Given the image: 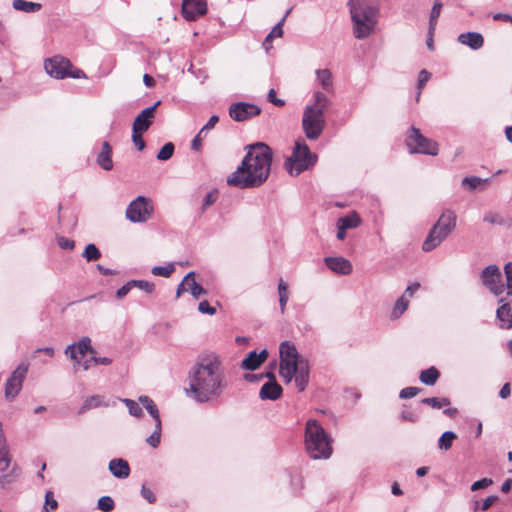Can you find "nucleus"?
Returning <instances> with one entry per match:
<instances>
[{
  "instance_id": "54",
  "label": "nucleus",
  "mask_w": 512,
  "mask_h": 512,
  "mask_svg": "<svg viewBox=\"0 0 512 512\" xmlns=\"http://www.w3.org/2000/svg\"><path fill=\"white\" fill-rule=\"evenodd\" d=\"M198 311L208 315H214L216 313V309L212 307L207 300H203L199 303Z\"/></svg>"
},
{
  "instance_id": "57",
  "label": "nucleus",
  "mask_w": 512,
  "mask_h": 512,
  "mask_svg": "<svg viewBox=\"0 0 512 512\" xmlns=\"http://www.w3.org/2000/svg\"><path fill=\"white\" fill-rule=\"evenodd\" d=\"M492 483L493 482H492V480L490 478H483L481 480L475 481L471 485V490L472 491H477V490H480V489H484V488H487L488 486H490Z\"/></svg>"
},
{
  "instance_id": "50",
  "label": "nucleus",
  "mask_w": 512,
  "mask_h": 512,
  "mask_svg": "<svg viewBox=\"0 0 512 512\" xmlns=\"http://www.w3.org/2000/svg\"><path fill=\"white\" fill-rule=\"evenodd\" d=\"M130 284H133V287H137L148 294L153 293L155 290V284L146 280H130Z\"/></svg>"
},
{
  "instance_id": "32",
  "label": "nucleus",
  "mask_w": 512,
  "mask_h": 512,
  "mask_svg": "<svg viewBox=\"0 0 512 512\" xmlns=\"http://www.w3.org/2000/svg\"><path fill=\"white\" fill-rule=\"evenodd\" d=\"M439 377H440L439 371L433 366L421 371V373L419 375L420 381L423 384L429 385V386L434 385L437 382Z\"/></svg>"
},
{
  "instance_id": "20",
  "label": "nucleus",
  "mask_w": 512,
  "mask_h": 512,
  "mask_svg": "<svg viewBox=\"0 0 512 512\" xmlns=\"http://www.w3.org/2000/svg\"><path fill=\"white\" fill-rule=\"evenodd\" d=\"M282 393V387L277 383L276 380H272L267 381L262 385L259 391V397L261 400L275 401L281 397Z\"/></svg>"
},
{
  "instance_id": "33",
  "label": "nucleus",
  "mask_w": 512,
  "mask_h": 512,
  "mask_svg": "<svg viewBox=\"0 0 512 512\" xmlns=\"http://www.w3.org/2000/svg\"><path fill=\"white\" fill-rule=\"evenodd\" d=\"M138 401L147 410V412L151 415V417L154 420L161 419L159 410H158L156 404L154 403V401L150 397L140 396L138 398Z\"/></svg>"
},
{
  "instance_id": "60",
  "label": "nucleus",
  "mask_w": 512,
  "mask_h": 512,
  "mask_svg": "<svg viewBox=\"0 0 512 512\" xmlns=\"http://www.w3.org/2000/svg\"><path fill=\"white\" fill-rule=\"evenodd\" d=\"M267 99L269 102L274 104L275 106L282 107L285 105V101L277 98L276 91L274 89H270L267 95Z\"/></svg>"
},
{
  "instance_id": "61",
  "label": "nucleus",
  "mask_w": 512,
  "mask_h": 512,
  "mask_svg": "<svg viewBox=\"0 0 512 512\" xmlns=\"http://www.w3.org/2000/svg\"><path fill=\"white\" fill-rule=\"evenodd\" d=\"M431 77V73L427 70L423 69L419 72L418 75V88L422 89L423 86L429 81Z\"/></svg>"
},
{
  "instance_id": "39",
  "label": "nucleus",
  "mask_w": 512,
  "mask_h": 512,
  "mask_svg": "<svg viewBox=\"0 0 512 512\" xmlns=\"http://www.w3.org/2000/svg\"><path fill=\"white\" fill-rule=\"evenodd\" d=\"M409 306V299L402 295L395 303L392 312L391 317L394 319L399 318L408 308Z\"/></svg>"
},
{
  "instance_id": "58",
  "label": "nucleus",
  "mask_w": 512,
  "mask_h": 512,
  "mask_svg": "<svg viewBox=\"0 0 512 512\" xmlns=\"http://www.w3.org/2000/svg\"><path fill=\"white\" fill-rule=\"evenodd\" d=\"M141 496L150 504H153L156 501V496L153 491L145 485H142Z\"/></svg>"
},
{
  "instance_id": "18",
  "label": "nucleus",
  "mask_w": 512,
  "mask_h": 512,
  "mask_svg": "<svg viewBox=\"0 0 512 512\" xmlns=\"http://www.w3.org/2000/svg\"><path fill=\"white\" fill-rule=\"evenodd\" d=\"M448 236L449 234L441 230V228L435 229V227L432 226L423 242L422 249L425 252H430L438 247Z\"/></svg>"
},
{
  "instance_id": "63",
  "label": "nucleus",
  "mask_w": 512,
  "mask_h": 512,
  "mask_svg": "<svg viewBox=\"0 0 512 512\" xmlns=\"http://www.w3.org/2000/svg\"><path fill=\"white\" fill-rule=\"evenodd\" d=\"M217 200V194L216 192H209L203 199V206L202 209L205 210L206 207L214 204Z\"/></svg>"
},
{
  "instance_id": "40",
  "label": "nucleus",
  "mask_w": 512,
  "mask_h": 512,
  "mask_svg": "<svg viewBox=\"0 0 512 512\" xmlns=\"http://www.w3.org/2000/svg\"><path fill=\"white\" fill-rule=\"evenodd\" d=\"M278 294H279V305H280V311L281 314H284L285 308L289 299V292H288V286L283 281L280 280L278 283Z\"/></svg>"
},
{
  "instance_id": "1",
  "label": "nucleus",
  "mask_w": 512,
  "mask_h": 512,
  "mask_svg": "<svg viewBox=\"0 0 512 512\" xmlns=\"http://www.w3.org/2000/svg\"><path fill=\"white\" fill-rule=\"evenodd\" d=\"M226 387L219 357L215 354L201 356L190 374L187 394L198 403L219 397Z\"/></svg>"
},
{
  "instance_id": "26",
  "label": "nucleus",
  "mask_w": 512,
  "mask_h": 512,
  "mask_svg": "<svg viewBox=\"0 0 512 512\" xmlns=\"http://www.w3.org/2000/svg\"><path fill=\"white\" fill-rule=\"evenodd\" d=\"M111 156L112 147L107 141H104L102 144V149L97 156V163L102 169L110 171L113 168V161Z\"/></svg>"
},
{
  "instance_id": "48",
  "label": "nucleus",
  "mask_w": 512,
  "mask_h": 512,
  "mask_svg": "<svg viewBox=\"0 0 512 512\" xmlns=\"http://www.w3.org/2000/svg\"><path fill=\"white\" fill-rule=\"evenodd\" d=\"M122 402L128 408L130 415H132L136 418H140L143 416L142 408L139 406V404L136 401L131 400V399H122Z\"/></svg>"
},
{
  "instance_id": "34",
  "label": "nucleus",
  "mask_w": 512,
  "mask_h": 512,
  "mask_svg": "<svg viewBox=\"0 0 512 512\" xmlns=\"http://www.w3.org/2000/svg\"><path fill=\"white\" fill-rule=\"evenodd\" d=\"M100 406H107V403L104 401V397L100 395H93L85 399L79 413H84L87 410Z\"/></svg>"
},
{
  "instance_id": "10",
  "label": "nucleus",
  "mask_w": 512,
  "mask_h": 512,
  "mask_svg": "<svg viewBox=\"0 0 512 512\" xmlns=\"http://www.w3.org/2000/svg\"><path fill=\"white\" fill-rule=\"evenodd\" d=\"M482 284L489 289L495 296H500L504 292L502 283V274L497 265H488L480 274Z\"/></svg>"
},
{
  "instance_id": "6",
  "label": "nucleus",
  "mask_w": 512,
  "mask_h": 512,
  "mask_svg": "<svg viewBox=\"0 0 512 512\" xmlns=\"http://www.w3.org/2000/svg\"><path fill=\"white\" fill-rule=\"evenodd\" d=\"M317 155L312 153L304 140L295 142L292 155L285 161V168L291 175H299L314 166Z\"/></svg>"
},
{
  "instance_id": "27",
  "label": "nucleus",
  "mask_w": 512,
  "mask_h": 512,
  "mask_svg": "<svg viewBox=\"0 0 512 512\" xmlns=\"http://www.w3.org/2000/svg\"><path fill=\"white\" fill-rule=\"evenodd\" d=\"M315 74L316 81L321 86V88L327 93H332L334 87L331 71L329 69H318L316 70Z\"/></svg>"
},
{
  "instance_id": "8",
  "label": "nucleus",
  "mask_w": 512,
  "mask_h": 512,
  "mask_svg": "<svg viewBox=\"0 0 512 512\" xmlns=\"http://www.w3.org/2000/svg\"><path fill=\"white\" fill-rule=\"evenodd\" d=\"M410 153H421L435 156L438 154V145L435 141L423 136L419 129L412 127L406 139Z\"/></svg>"
},
{
  "instance_id": "38",
  "label": "nucleus",
  "mask_w": 512,
  "mask_h": 512,
  "mask_svg": "<svg viewBox=\"0 0 512 512\" xmlns=\"http://www.w3.org/2000/svg\"><path fill=\"white\" fill-rule=\"evenodd\" d=\"M456 438H457V435L455 432L445 431L438 439V448L440 450L448 451L452 447L453 441Z\"/></svg>"
},
{
  "instance_id": "24",
  "label": "nucleus",
  "mask_w": 512,
  "mask_h": 512,
  "mask_svg": "<svg viewBox=\"0 0 512 512\" xmlns=\"http://www.w3.org/2000/svg\"><path fill=\"white\" fill-rule=\"evenodd\" d=\"M501 305L496 311V317L500 321V327L502 329L512 328V307L509 303H505L504 299L499 300Z\"/></svg>"
},
{
  "instance_id": "51",
  "label": "nucleus",
  "mask_w": 512,
  "mask_h": 512,
  "mask_svg": "<svg viewBox=\"0 0 512 512\" xmlns=\"http://www.w3.org/2000/svg\"><path fill=\"white\" fill-rule=\"evenodd\" d=\"M191 277H195L194 271L188 272L183 278V280L180 282L176 290V298H179L181 294L187 292L188 282L189 280H191Z\"/></svg>"
},
{
  "instance_id": "19",
  "label": "nucleus",
  "mask_w": 512,
  "mask_h": 512,
  "mask_svg": "<svg viewBox=\"0 0 512 512\" xmlns=\"http://www.w3.org/2000/svg\"><path fill=\"white\" fill-rule=\"evenodd\" d=\"M326 266L334 273L348 275L352 272V265L349 260L343 257H325Z\"/></svg>"
},
{
  "instance_id": "3",
  "label": "nucleus",
  "mask_w": 512,
  "mask_h": 512,
  "mask_svg": "<svg viewBox=\"0 0 512 512\" xmlns=\"http://www.w3.org/2000/svg\"><path fill=\"white\" fill-rule=\"evenodd\" d=\"M279 374L286 383L293 379L299 391H304L309 380L308 361L303 358L294 343L283 341L279 346Z\"/></svg>"
},
{
  "instance_id": "29",
  "label": "nucleus",
  "mask_w": 512,
  "mask_h": 512,
  "mask_svg": "<svg viewBox=\"0 0 512 512\" xmlns=\"http://www.w3.org/2000/svg\"><path fill=\"white\" fill-rule=\"evenodd\" d=\"M21 475V469L17 464H14L10 471L0 476V487L5 489L12 483L16 482Z\"/></svg>"
},
{
  "instance_id": "36",
  "label": "nucleus",
  "mask_w": 512,
  "mask_h": 512,
  "mask_svg": "<svg viewBox=\"0 0 512 512\" xmlns=\"http://www.w3.org/2000/svg\"><path fill=\"white\" fill-rule=\"evenodd\" d=\"M442 7H443V4L439 0H436L433 4V7L430 12L429 29H428V32L430 35L434 34V31H435V28L437 25V20L441 14Z\"/></svg>"
},
{
  "instance_id": "15",
  "label": "nucleus",
  "mask_w": 512,
  "mask_h": 512,
  "mask_svg": "<svg viewBox=\"0 0 512 512\" xmlns=\"http://www.w3.org/2000/svg\"><path fill=\"white\" fill-rule=\"evenodd\" d=\"M161 104V101H157L154 105L145 108L135 118L132 125V132H143L145 133L153 123L155 117L156 108Z\"/></svg>"
},
{
  "instance_id": "59",
  "label": "nucleus",
  "mask_w": 512,
  "mask_h": 512,
  "mask_svg": "<svg viewBox=\"0 0 512 512\" xmlns=\"http://www.w3.org/2000/svg\"><path fill=\"white\" fill-rule=\"evenodd\" d=\"M143 132H133L132 133V142L136 146L138 150H143L145 148V141L142 138Z\"/></svg>"
},
{
  "instance_id": "16",
  "label": "nucleus",
  "mask_w": 512,
  "mask_h": 512,
  "mask_svg": "<svg viewBox=\"0 0 512 512\" xmlns=\"http://www.w3.org/2000/svg\"><path fill=\"white\" fill-rule=\"evenodd\" d=\"M88 352L95 354V350L91 345V339L87 336L82 337L78 342L68 345L65 349L66 356L76 360L78 364L80 363L78 355L83 357Z\"/></svg>"
},
{
  "instance_id": "9",
  "label": "nucleus",
  "mask_w": 512,
  "mask_h": 512,
  "mask_svg": "<svg viewBox=\"0 0 512 512\" xmlns=\"http://www.w3.org/2000/svg\"><path fill=\"white\" fill-rule=\"evenodd\" d=\"M153 212V207L148 198L138 196L134 199L126 209V217L133 223L146 222Z\"/></svg>"
},
{
  "instance_id": "52",
  "label": "nucleus",
  "mask_w": 512,
  "mask_h": 512,
  "mask_svg": "<svg viewBox=\"0 0 512 512\" xmlns=\"http://www.w3.org/2000/svg\"><path fill=\"white\" fill-rule=\"evenodd\" d=\"M484 222L501 225L504 223L502 216L498 213L489 212L484 215Z\"/></svg>"
},
{
  "instance_id": "35",
  "label": "nucleus",
  "mask_w": 512,
  "mask_h": 512,
  "mask_svg": "<svg viewBox=\"0 0 512 512\" xmlns=\"http://www.w3.org/2000/svg\"><path fill=\"white\" fill-rule=\"evenodd\" d=\"M154 422H155L154 431L149 437L146 438V443L152 448H157L161 442L162 422H161V419L154 420Z\"/></svg>"
},
{
  "instance_id": "47",
  "label": "nucleus",
  "mask_w": 512,
  "mask_h": 512,
  "mask_svg": "<svg viewBox=\"0 0 512 512\" xmlns=\"http://www.w3.org/2000/svg\"><path fill=\"white\" fill-rule=\"evenodd\" d=\"M83 257L88 261H95L101 257V252L95 244H88L83 252Z\"/></svg>"
},
{
  "instance_id": "4",
  "label": "nucleus",
  "mask_w": 512,
  "mask_h": 512,
  "mask_svg": "<svg viewBox=\"0 0 512 512\" xmlns=\"http://www.w3.org/2000/svg\"><path fill=\"white\" fill-rule=\"evenodd\" d=\"M305 447L313 459H328L332 455V439L317 420L310 419L306 423Z\"/></svg>"
},
{
  "instance_id": "49",
  "label": "nucleus",
  "mask_w": 512,
  "mask_h": 512,
  "mask_svg": "<svg viewBox=\"0 0 512 512\" xmlns=\"http://www.w3.org/2000/svg\"><path fill=\"white\" fill-rule=\"evenodd\" d=\"M115 503L110 496H102L99 498L97 508L103 512H110L114 509Z\"/></svg>"
},
{
  "instance_id": "5",
  "label": "nucleus",
  "mask_w": 512,
  "mask_h": 512,
  "mask_svg": "<svg viewBox=\"0 0 512 512\" xmlns=\"http://www.w3.org/2000/svg\"><path fill=\"white\" fill-rule=\"evenodd\" d=\"M348 5L354 25L355 38H367L375 27L377 8L367 0H350Z\"/></svg>"
},
{
  "instance_id": "14",
  "label": "nucleus",
  "mask_w": 512,
  "mask_h": 512,
  "mask_svg": "<svg viewBox=\"0 0 512 512\" xmlns=\"http://www.w3.org/2000/svg\"><path fill=\"white\" fill-rule=\"evenodd\" d=\"M207 12L205 0H183L181 13L187 21H194Z\"/></svg>"
},
{
  "instance_id": "56",
  "label": "nucleus",
  "mask_w": 512,
  "mask_h": 512,
  "mask_svg": "<svg viewBox=\"0 0 512 512\" xmlns=\"http://www.w3.org/2000/svg\"><path fill=\"white\" fill-rule=\"evenodd\" d=\"M57 243L59 247L64 250H72L75 246V242L73 240L63 236L57 238Z\"/></svg>"
},
{
  "instance_id": "53",
  "label": "nucleus",
  "mask_w": 512,
  "mask_h": 512,
  "mask_svg": "<svg viewBox=\"0 0 512 512\" xmlns=\"http://www.w3.org/2000/svg\"><path fill=\"white\" fill-rule=\"evenodd\" d=\"M420 391H421V388H418V387H406L400 391L399 397L401 399H409V398H412V397L418 395L420 393Z\"/></svg>"
},
{
  "instance_id": "55",
  "label": "nucleus",
  "mask_w": 512,
  "mask_h": 512,
  "mask_svg": "<svg viewBox=\"0 0 512 512\" xmlns=\"http://www.w3.org/2000/svg\"><path fill=\"white\" fill-rule=\"evenodd\" d=\"M58 503L57 501L54 499L53 497V493L51 491H48L46 494H45V505H44V509H46V511H49V510H54L56 509Z\"/></svg>"
},
{
  "instance_id": "11",
  "label": "nucleus",
  "mask_w": 512,
  "mask_h": 512,
  "mask_svg": "<svg viewBox=\"0 0 512 512\" xmlns=\"http://www.w3.org/2000/svg\"><path fill=\"white\" fill-rule=\"evenodd\" d=\"M29 369L28 363H21L12 372L11 376L7 379L5 385L6 398L16 397L22 389L23 381Z\"/></svg>"
},
{
  "instance_id": "23",
  "label": "nucleus",
  "mask_w": 512,
  "mask_h": 512,
  "mask_svg": "<svg viewBox=\"0 0 512 512\" xmlns=\"http://www.w3.org/2000/svg\"><path fill=\"white\" fill-rule=\"evenodd\" d=\"M457 40L460 44L468 46L472 50H479L484 44V38L478 32L461 33L458 35Z\"/></svg>"
},
{
  "instance_id": "17",
  "label": "nucleus",
  "mask_w": 512,
  "mask_h": 512,
  "mask_svg": "<svg viewBox=\"0 0 512 512\" xmlns=\"http://www.w3.org/2000/svg\"><path fill=\"white\" fill-rule=\"evenodd\" d=\"M267 349H263L259 353L256 350L249 352L241 362V368L244 370L254 371L258 369L268 358Z\"/></svg>"
},
{
  "instance_id": "44",
  "label": "nucleus",
  "mask_w": 512,
  "mask_h": 512,
  "mask_svg": "<svg viewBox=\"0 0 512 512\" xmlns=\"http://www.w3.org/2000/svg\"><path fill=\"white\" fill-rule=\"evenodd\" d=\"M112 363V359L109 357H97L93 355L91 358L85 360L82 364L84 370H88L92 367V365H110Z\"/></svg>"
},
{
  "instance_id": "12",
  "label": "nucleus",
  "mask_w": 512,
  "mask_h": 512,
  "mask_svg": "<svg viewBox=\"0 0 512 512\" xmlns=\"http://www.w3.org/2000/svg\"><path fill=\"white\" fill-rule=\"evenodd\" d=\"M261 113V108L247 102H236L229 107V116L237 122L251 119Z\"/></svg>"
},
{
  "instance_id": "42",
  "label": "nucleus",
  "mask_w": 512,
  "mask_h": 512,
  "mask_svg": "<svg viewBox=\"0 0 512 512\" xmlns=\"http://www.w3.org/2000/svg\"><path fill=\"white\" fill-rule=\"evenodd\" d=\"M423 404H426L434 409H441L450 405V400L446 397H428L421 400Z\"/></svg>"
},
{
  "instance_id": "22",
  "label": "nucleus",
  "mask_w": 512,
  "mask_h": 512,
  "mask_svg": "<svg viewBox=\"0 0 512 512\" xmlns=\"http://www.w3.org/2000/svg\"><path fill=\"white\" fill-rule=\"evenodd\" d=\"M108 469L118 479H125L130 475L129 463L122 458L112 459L108 464Z\"/></svg>"
},
{
  "instance_id": "31",
  "label": "nucleus",
  "mask_w": 512,
  "mask_h": 512,
  "mask_svg": "<svg viewBox=\"0 0 512 512\" xmlns=\"http://www.w3.org/2000/svg\"><path fill=\"white\" fill-rule=\"evenodd\" d=\"M490 178L482 179L477 176H468L464 177L461 181V185L464 189L469 191H474L481 187V185L489 183Z\"/></svg>"
},
{
  "instance_id": "62",
  "label": "nucleus",
  "mask_w": 512,
  "mask_h": 512,
  "mask_svg": "<svg viewBox=\"0 0 512 512\" xmlns=\"http://www.w3.org/2000/svg\"><path fill=\"white\" fill-rule=\"evenodd\" d=\"M219 117L217 115H212L208 122L201 128L200 132L206 136V132L212 128L218 123Z\"/></svg>"
},
{
  "instance_id": "7",
  "label": "nucleus",
  "mask_w": 512,
  "mask_h": 512,
  "mask_svg": "<svg viewBox=\"0 0 512 512\" xmlns=\"http://www.w3.org/2000/svg\"><path fill=\"white\" fill-rule=\"evenodd\" d=\"M326 120L324 112L320 109H314L306 106L302 116V128L305 136L309 140H316L324 131Z\"/></svg>"
},
{
  "instance_id": "30",
  "label": "nucleus",
  "mask_w": 512,
  "mask_h": 512,
  "mask_svg": "<svg viewBox=\"0 0 512 512\" xmlns=\"http://www.w3.org/2000/svg\"><path fill=\"white\" fill-rule=\"evenodd\" d=\"M12 7L17 11L34 13L40 11L42 5L40 3L30 2L26 0H13Z\"/></svg>"
},
{
  "instance_id": "21",
  "label": "nucleus",
  "mask_w": 512,
  "mask_h": 512,
  "mask_svg": "<svg viewBox=\"0 0 512 512\" xmlns=\"http://www.w3.org/2000/svg\"><path fill=\"white\" fill-rule=\"evenodd\" d=\"M456 219V214L452 210L447 209L442 212L439 219L433 226L435 229L441 228V230L450 235L456 227Z\"/></svg>"
},
{
  "instance_id": "13",
  "label": "nucleus",
  "mask_w": 512,
  "mask_h": 512,
  "mask_svg": "<svg viewBox=\"0 0 512 512\" xmlns=\"http://www.w3.org/2000/svg\"><path fill=\"white\" fill-rule=\"evenodd\" d=\"M71 63L68 59L56 56L51 59H47L44 63V68L46 72L56 78V79H64L69 75V68L71 67Z\"/></svg>"
},
{
  "instance_id": "2",
  "label": "nucleus",
  "mask_w": 512,
  "mask_h": 512,
  "mask_svg": "<svg viewBox=\"0 0 512 512\" xmlns=\"http://www.w3.org/2000/svg\"><path fill=\"white\" fill-rule=\"evenodd\" d=\"M247 153L241 164L228 178L231 186L247 189L261 186L269 177L272 151L263 142L246 146Z\"/></svg>"
},
{
  "instance_id": "37",
  "label": "nucleus",
  "mask_w": 512,
  "mask_h": 512,
  "mask_svg": "<svg viewBox=\"0 0 512 512\" xmlns=\"http://www.w3.org/2000/svg\"><path fill=\"white\" fill-rule=\"evenodd\" d=\"M338 224L342 225L344 229L357 228L361 224V219L356 212H352L344 217L338 219Z\"/></svg>"
},
{
  "instance_id": "43",
  "label": "nucleus",
  "mask_w": 512,
  "mask_h": 512,
  "mask_svg": "<svg viewBox=\"0 0 512 512\" xmlns=\"http://www.w3.org/2000/svg\"><path fill=\"white\" fill-rule=\"evenodd\" d=\"M187 292H189L195 299H199L201 295L207 294V290L198 284L194 277H191V280L188 282Z\"/></svg>"
},
{
  "instance_id": "25",
  "label": "nucleus",
  "mask_w": 512,
  "mask_h": 512,
  "mask_svg": "<svg viewBox=\"0 0 512 512\" xmlns=\"http://www.w3.org/2000/svg\"><path fill=\"white\" fill-rule=\"evenodd\" d=\"M11 464V456L4 434L3 426L0 423V472L6 471Z\"/></svg>"
},
{
  "instance_id": "41",
  "label": "nucleus",
  "mask_w": 512,
  "mask_h": 512,
  "mask_svg": "<svg viewBox=\"0 0 512 512\" xmlns=\"http://www.w3.org/2000/svg\"><path fill=\"white\" fill-rule=\"evenodd\" d=\"M291 9H289L283 18L273 27L271 32L266 36L264 44L271 42L276 37H281L283 35V29L282 26L287 18V16L290 14Z\"/></svg>"
},
{
  "instance_id": "46",
  "label": "nucleus",
  "mask_w": 512,
  "mask_h": 512,
  "mask_svg": "<svg viewBox=\"0 0 512 512\" xmlns=\"http://www.w3.org/2000/svg\"><path fill=\"white\" fill-rule=\"evenodd\" d=\"M174 150V144L172 142H167L157 153V159L160 161L169 160L173 156Z\"/></svg>"
},
{
  "instance_id": "28",
  "label": "nucleus",
  "mask_w": 512,
  "mask_h": 512,
  "mask_svg": "<svg viewBox=\"0 0 512 512\" xmlns=\"http://www.w3.org/2000/svg\"><path fill=\"white\" fill-rule=\"evenodd\" d=\"M331 101L328 96L322 91H315L312 95L311 103L308 104V107H312L314 109H320L325 113L326 109L329 107Z\"/></svg>"
},
{
  "instance_id": "64",
  "label": "nucleus",
  "mask_w": 512,
  "mask_h": 512,
  "mask_svg": "<svg viewBox=\"0 0 512 512\" xmlns=\"http://www.w3.org/2000/svg\"><path fill=\"white\" fill-rule=\"evenodd\" d=\"M132 287H133V284H130V281H128L126 284H124L122 287H120L116 291V297L118 299L123 298L124 296H126L130 292Z\"/></svg>"
},
{
  "instance_id": "45",
  "label": "nucleus",
  "mask_w": 512,
  "mask_h": 512,
  "mask_svg": "<svg viewBox=\"0 0 512 512\" xmlns=\"http://www.w3.org/2000/svg\"><path fill=\"white\" fill-rule=\"evenodd\" d=\"M175 270V266L173 263H169L165 266H154L152 269H151V273L154 275V276H161V277H170L171 274L174 272Z\"/></svg>"
}]
</instances>
